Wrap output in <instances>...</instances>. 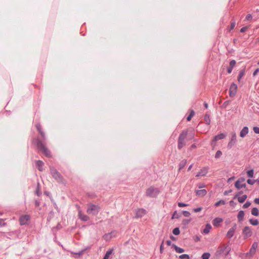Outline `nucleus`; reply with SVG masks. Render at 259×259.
Wrapping results in <instances>:
<instances>
[{"label":"nucleus","instance_id":"49","mask_svg":"<svg viewBox=\"0 0 259 259\" xmlns=\"http://www.w3.org/2000/svg\"><path fill=\"white\" fill-rule=\"evenodd\" d=\"M6 225V223L4 222V220L0 219V227H4Z\"/></svg>","mask_w":259,"mask_h":259},{"label":"nucleus","instance_id":"13","mask_svg":"<svg viewBox=\"0 0 259 259\" xmlns=\"http://www.w3.org/2000/svg\"><path fill=\"white\" fill-rule=\"evenodd\" d=\"M237 85L235 83H232L229 89V96L231 97L235 96L237 93Z\"/></svg>","mask_w":259,"mask_h":259},{"label":"nucleus","instance_id":"62","mask_svg":"<svg viewBox=\"0 0 259 259\" xmlns=\"http://www.w3.org/2000/svg\"><path fill=\"white\" fill-rule=\"evenodd\" d=\"M259 71V68H257L253 72V76H255Z\"/></svg>","mask_w":259,"mask_h":259},{"label":"nucleus","instance_id":"8","mask_svg":"<svg viewBox=\"0 0 259 259\" xmlns=\"http://www.w3.org/2000/svg\"><path fill=\"white\" fill-rule=\"evenodd\" d=\"M100 210V207L98 205L89 204L88 205L87 212L94 215H97Z\"/></svg>","mask_w":259,"mask_h":259},{"label":"nucleus","instance_id":"33","mask_svg":"<svg viewBox=\"0 0 259 259\" xmlns=\"http://www.w3.org/2000/svg\"><path fill=\"white\" fill-rule=\"evenodd\" d=\"M251 214L254 216L258 215V210L256 207H253L251 210Z\"/></svg>","mask_w":259,"mask_h":259},{"label":"nucleus","instance_id":"9","mask_svg":"<svg viewBox=\"0 0 259 259\" xmlns=\"http://www.w3.org/2000/svg\"><path fill=\"white\" fill-rule=\"evenodd\" d=\"M159 192L160 191L158 188L151 186L147 189L146 192V195L150 197H156L158 195Z\"/></svg>","mask_w":259,"mask_h":259},{"label":"nucleus","instance_id":"10","mask_svg":"<svg viewBox=\"0 0 259 259\" xmlns=\"http://www.w3.org/2000/svg\"><path fill=\"white\" fill-rule=\"evenodd\" d=\"M188 134L187 131H183L180 135L178 138V148L181 149L185 145L184 140L186 138Z\"/></svg>","mask_w":259,"mask_h":259},{"label":"nucleus","instance_id":"28","mask_svg":"<svg viewBox=\"0 0 259 259\" xmlns=\"http://www.w3.org/2000/svg\"><path fill=\"white\" fill-rule=\"evenodd\" d=\"M172 248L175 249L176 251L178 253H183L184 252V249L178 247L176 244H172Z\"/></svg>","mask_w":259,"mask_h":259},{"label":"nucleus","instance_id":"45","mask_svg":"<svg viewBox=\"0 0 259 259\" xmlns=\"http://www.w3.org/2000/svg\"><path fill=\"white\" fill-rule=\"evenodd\" d=\"M222 154V152L220 150H218L215 155V158H219Z\"/></svg>","mask_w":259,"mask_h":259},{"label":"nucleus","instance_id":"35","mask_svg":"<svg viewBox=\"0 0 259 259\" xmlns=\"http://www.w3.org/2000/svg\"><path fill=\"white\" fill-rule=\"evenodd\" d=\"M204 120L206 122V123L209 125L210 123V119L209 117V114H205L204 116Z\"/></svg>","mask_w":259,"mask_h":259},{"label":"nucleus","instance_id":"54","mask_svg":"<svg viewBox=\"0 0 259 259\" xmlns=\"http://www.w3.org/2000/svg\"><path fill=\"white\" fill-rule=\"evenodd\" d=\"M253 130L255 133L259 134V127L254 126L253 128Z\"/></svg>","mask_w":259,"mask_h":259},{"label":"nucleus","instance_id":"42","mask_svg":"<svg viewBox=\"0 0 259 259\" xmlns=\"http://www.w3.org/2000/svg\"><path fill=\"white\" fill-rule=\"evenodd\" d=\"M180 217V214H179V213H177V211H175L172 215V217H171V219H174L175 218L176 219H178Z\"/></svg>","mask_w":259,"mask_h":259},{"label":"nucleus","instance_id":"21","mask_svg":"<svg viewBox=\"0 0 259 259\" xmlns=\"http://www.w3.org/2000/svg\"><path fill=\"white\" fill-rule=\"evenodd\" d=\"M223 221V220L221 218H216L213 221L212 224L214 227H218L220 226V224Z\"/></svg>","mask_w":259,"mask_h":259},{"label":"nucleus","instance_id":"23","mask_svg":"<svg viewBox=\"0 0 259 259\" xmlns=\"http://www.w3.org/2000/svg\"><path fill=\"white\" fill-rule=\"evenodd\" d=\"M248 133V128L244 126L240 133V136L242 138L244 137Z\"/></svg>","mask_w":259,"mask_h":259},{"label":"nucleus","instance_id":"1","mask_svg":"<svg viewBox=\"0 0 259 259\" xmlns=\"http://www.w3.org/2000/svg\"><path fill=\"white\" fill-rule=\"evenodd\" d=\"M36 128L38 132L40 134L42 140L36 138L35 140V144L37 148V149L42 152V153L45 155L46 157L50 158L52 157V154L50 151L46 146V137L44 132L42 131L41 127V125L40 123H37L35 125Z\"/></svg>","mask_w":259,"mask_h":259},{"label":"nucleus","instance_id":"63","mask_svg":"<svg viewBox=\"0 0 259 259\" xmlns=\"http://www.w3.org/2000/svg\"><path fill=\"white\" fill-rule=\"evenodd\" d=\"M35 205L37 207L39 206L40 205V202L38 200H35Z\"/></svg>","mask_w":259,"mask_h":259},{"label":"nucleus","instance_id":"46","mask_svg":"<svg viewBox=\"0 0 259 259\" xmlns=\"http://www.w3.org/2000/svg\"><path fill=\"white\" fill-rule=\"evenodd\" d=\"M252 19V16L251 14H248V15H247L245 19V21H251Z\"/></svg>","mask_w":259,"mask_h":259},{"label":"nucleus","instance_id":"47","mask_svg":"<svg viewBox=\"0 0 259 259\" xmlns=\"http://www.w3.org/2000/svg\"><path fill=\"white\" fill-rule=\"evenodd\" d=\"M183 215L186 217H189L190 215V213L189 211L187 210H184L183 211Z\"/></svg>","mask_w":259,"mask_h":259},{"label":"nucleus","instance_id":"14","mask_svg":"<svg viewBox=\"0 0 259 259\" xmlns=\"http://www.w3.org/2000/svg\"><path fill=\"white\" fill-rule=\"evenodd\" d=\"M245 181V179L243 177L240 178L235 183V187L239 190L241 188H245L246 187V185L245 183L242 184V186H240V183L243 182Z\"/></svg>","mask_w":259,"mask_h":259},{"label":"nucleus","instance_id":"37","mask_svg":"<svg viewBox=\"0 0 259 259\" xmlns=\"http://www.w3.org/2000/svg\"><path fill=\"white\" fill-rule=\"evenodd\" d=\"M210 254L208 252L204 253L201 256L202 259H209Z\"/></svg>","mask_w":259,"mask_h":259},{"label":"nucleus","instance_id":"52","mask_svg":"<svg viewBox=\"0 0 259 259\" xmlns=\"http://www.w3.org/2000/svg\"><path fill=\"white\" fill-rule=\"evenodd\" d=\"M178 205L180 207H185V206H188V204H186V203H183V202H179L178 204Z\"/></svg>","mask_w":259,"mask_h":259},{"label":"nucleus","instance_id":"5","mask_svg":"<svg viewBox=\"0 0 259 259\" xmlns=\"http://www.w3.org/2000/svg\"><path fill=\"white\" fill-rule=\"evenodd\" d=\"M36 128L38 132L40 134L42 140L36 138L35 140V144L37 148V149L42 152V153L45 155L46 157L50 158L52 157V154L50 151L46 146V137L44 132L42 131L41 127V125L40 123H37L35 125Z\"/></svg>","mask_w":259,"mask_h":259},{"label":"nucleus","instance_id":"31","mask_svg":"<svg viewBox=\"0 0 259 259\" xmlns=\"http://www.w3.org/2000/svg\"><path fill=\"white\" fill-rule=\"evenodd\" d=\"M247 197V196L246 195H243L242 196L238 197L237 198L238 201L240 203H242L244 202L245 201V200L246 199Z\"/></svg>","mask_w":259,"mask_h":259},{"label":"nucleus","instance_id":"16","mask_svg":"<svg viewBox=\"0 0 259 259\" xmlns=\"http://www.w3.org/2000/svg\"><path fill=\"white\" fill-rule=\"evenodd\" d=\"M146 213V210L144 208H138L136 210V218H142Z\"/></svg>","mask_w":259,"mask_h":259},{"label":"nucleus","instance_id":"11","mask_svg":"<svg viewBox=\"0 0 259 259\" xmlns=\"http://www.w3.org/2000/svg\"><path fill=\"white\" fill-rule=\"evenodd\" d=\"M242 234L244 238L246 239L252 236V232L249 227L245 226L242 230Z\"/></svg>","mask_w":259,"mask_h":259},{"label":"nucleus","instance_id":"43","mask_svg":"<svg viewBox=\"0 0 259 259\" xmlns=\"http://www.w3.org/2000/svg\"><path fill=\"white\" fill-rule=\"evenodd\" d=\"M179 258L180 259H189L190 257H189V255H188L187 254H183L180 255L179 256Z\"/></svg>","mask_w":259,"mask_h":259},{"label":"nucleus","instance_id":"36","mask_svg":"<svg viewBox=\"0 0 259 259\" xmlns=\"http://www.w3.org/2000/svg\"><path fill=\"white\" fill-rule=\"evenodd\" d=\"M90 247H87V248L81 250V251H80L78 253H75V254L78 255V256H80V255H82L84 253L85 250H90Z\"/></svg>","mask_w":259,"mask_h":259},{"label":"nucleus","instance_id":"59","mask_svg":"<svg viewBox=\"0 0 259 259\" xmlns=\"http://www.w3.org/2000/svg\"><path fill=\"white\" fill-rule=\"evenodd\" d=\"M194 114H189V116L187 118L188 121H190L191 118L193 117Z\"/></svg>","mask_w":259,"mask_h":259},{"label":"nucleus","instance_id":"22","mask_svg":"<svg viewBox=\"0 0 259 259\" xmlns=\"http://www.w3.org/2000/svg\"><path fill=\"white\" fill-rule=\"evenodd\" d=\"M207 194V191L205 189H202L196 191V195L199 197H203Z\"/></svg>","mask_w":259,"mask_h":259},{"label":"nucleus","instance_id":"29","mask_svg":"<svg viewBox=\"0 0 259 259\" xmlns=\"http://www.w3.org/2000/svg\"><path fill=\"white\" fill-rule=\"evenodd\" d=\"M244 212L243 210H240L239 211L237 215V218L239 222H242L244 219Z\"/></svg>","mask_w":259,"mask_h":259},{"label":"nucleus","instance_id":"7","mask_svg":"<svg viewBox=\"0 0 259 259\" xmlns=\"http://www.w3.org/2000/svg\"><path fill=\"white\" fill-rule=\"evenodd\" d=\"M50 169L51 174L54 179H55L59 183H64L63 177L56 168L52 166H50Z\"/></svg>","mask_w":259,"mask_h":259},{"label":"nucleus","instance_id":"53","mask_svg":"<svg viewBox=\"0 0 259 259\" xmlns=\"http://www.w3.org/2000/svg\"><path fill=\"white\" fill-rule=\"evenodd\" d=\"M163 243H164V240L162 241L160 246V253H162L163 252Z\"/></svg>","mask_w":259,"mask_h":259},{"label":"nucleus","instance_id":"40","mask_svg":"<svg viewBox=\"0 0 259 259\" xmlns=\"http://www.w3.org/2000/svg\"><path fill=\"white\" fill-rule=\"evenodd\" d=\"M172 233L174 235H178L180 234V229L178 227H177V228H175L173 231H172Z\"/></svg>","mask_w":259,"mask_h":259},{"label":"nucleus","instance_id":"32","mask_svg":"<svg viewBox=\"0 0 259 259\" xmlns=\"http://www.w3.org/2000/svg\"><path fill=\"white\" fill-rule=\"evenodd\" d=\"M191 220H192L191 219H185V220H183L182 224L184 226L185 228H186L187 227V226L190 223Z\"/></svg>","mask_w":259,"mask_h":259},{"label":"nucleus","instance_id":"24","mask_svg":"<svg viewBox=\"0 0 259 259\" xmlns=\"http://www.w3.org/2000/svg\"><path fill=\"white\" fill-rule=\"evenodd\" d=\"M35 162H36V165L38 169L40 171H42L43 170L42 166L44 164V163L43 162V161L41 160H36Z\"/></svg>","mask_w":259,"mask_h":259},{"label":"nucleus","instance_id":"55","mask_svg":"<svg viewBox=\"0 0 259 259\" xmlns=\"http://www.w3.org/2000/svg\"><path fill=\"white\" fill-rule=\"evenodd\" d=\"M202 209V208L201 207L196 208L193 209V211L195 212H198L200 211Z\"/></svg>","mask_w":259,"mask_h":259},{"label":"nucleus","instance_id":"26","mask_svg":"<svg viewBox=\"0 0 259 259\" xmlns=\"http://www.w3.org/2000/svg\"><path fill=\"white\" fill-rule=\"evenodd\" d=\"M236 61L234 60H232L230 62V66H229V67L228 68V69L227 70V71H228V73L230 74V73H231L232 72L233 68L235 66V65L236 64Z\"/></svg>","mask_w":259,"mask_h":259},{"label":"nucleus","instance_id":"39","mask_svg":"<svg viewBox=\"0 0 259 259\" xmlns=\"http://www.w3.org/2000/svg\"><path fill=\"white\" fill-rule=\"evenodd\" d=\"M224 204H225V201L223 200H220V201L217 202L214 204V206L216 207H218V206H220V205H224Z\"/></svg>","mask_w":259,"mask_h":259},{"label":"nucleus","instance_id":"6","mask_svg":"<svg viewBox=\"0 0 259 259\" xmlns=\"http://www.w3.org/2000/svg\"><path fill=\"white\" fill-rule=\"evenodd\" d=\"M36 128L38 132L40 134L42 140L36 138L35 140V144L37 148V149L42 152V153L45 155L46 157L50 158L52 157V154L50 151L46 146V137L44 132L42 131L41 127V125L40 123H37L35 125Z\"/></svg>","mask_w":259,"mask_h":259},{"label":"nucleus","instance_id":"48","mask_svg":"<svg viewBox=\"0 0 259 259\" xmlns=\"http://www.w3.org/2000/svg\"><path fill=\"white\" fill-rule=\"evenodd\" d=\"M251 205V202L249 201H247L243 205V208H248Z\"/></svg>","mask_w":259,"mask_h":259},{"label":"nucleus","instance_id":"56","mask_svg":"<svg viewBox=\"0 0 259 259\" xmlns=\"http://www.w3.org/2000/svg\"><path fill=\"white\" fill-rule=\"evenodd\" d=\"M248 27H247V26L243 27L240 29V32H242V33L244 32L248 29Z\"/></svg>","mask_w":259,"mask_h":259},{"label":"nucleus","instance_id":"64","mask_svg":"<svg viewBox=\"0 0 259 259\" xmlns=\"http://www.w3.org/2000/svg\"><path fill=\"white\" fill-rule=\"evenodd\" d=\"M254 202L255 203L259 204V198H255V199L254 200Z\"/></svg>","mask_w":259,"mask_h":259},{"label":"nucleus","instance_id":"27","mask_svg":"<svg viewBox=\"0 0 259 259\" xmlns=\"http://www.w3.org/2000/svg\"><path fill=\"white\" fill-rule=\"evenodd\" d=\"M78 217L80 220L84 222L88 221L90 219L88 215L83 214L80 211L78 213Z\"/></svg>","mask_w":259,"mask_h":259},{"label":"nucleus","instance_id":"25","mask_svg":"<svg viewBox=\"0 0 259 259\" xmlns=\"http://www.w3.org/2000/svg\"><path fill=\"white\" fill-rule=\"evenodd\" d=\"M212 227L210 224H206L205 229L202 231V233L204 234H207L209 233L210 230L211 229Z\"/></svg>","mask_w":259,"mask_h":259},{"label":"nucleus","instance_id":"50","mask_svg":"<svg viewBox=\"0 0 259 259\" xmlns=\"http://www.w3.org/2000/svg\"><path fill=\"white\" fill-rule=\"evenodd\" d=\"M257 180H252L251 179H248L247 182L249 185H253Z\"/></svg>","mask_w":259,"mask_h":259},{"label":"nucleus","instance_id":"30","mask_svg":"<svg viewBox=\"0 0 259 259\" xmlns=\"http://www.w3.org/2000/svg\"><path fill=\"white\" fill-rule=\"evenodd\" d=\"M187 163V160L183 159L179 163V171H180L182 169H183Z\"/></svg>","mask_w":259,"mask_h":259},{"label":"nucleus","instance_id":"38","mask_svg":"<svg viewBox=\"0 0 259 259\" xmlns=\"http://www.w3.org/2000/svg\"><path fill=\"white\" fill-rule=\"evenodd\" d=\"M244 73H245V70H242L240 71L239 75H238V81H240V79H241V78L244 76Z\"/></svg>","mask_w":259,"mask_h":259},{"label":"nucleus","instance_id":"18","mask_svg":"<svg viewBox=\"0 0 259 259\" xmlns=\"http://www.w3.org/2000/svg\"><path fill=\"white\" fill-rule=\"evenodd\" d=\"M208 170V167H204L197 173L196 177H199L200 176H205L207 174Z\"/></svg>","mask_w":259,"mask_h":259},{"label":"nucleus","instance_id":"51","mask_svg":"<svg viewBox=\"0 0 259 259\" xmlns=\"http://www.w3.org/2000/svg\"><path fill=\"white\" fill-rule=\"evenodd\" d=\"M243 194V191H240L239 192H238L236 194V195L234 196L233 199H235L236 198H237V197H239L240 195H241V194Z\"/></svg>","mask_w":259,"mask_h":259},{"label":"nucleus","instance_id":"57","mask_svg":"<svg viewBox=\"0 0 259 259\" xmlns=\"http://www.w3.org/2000/svg\"><path fill=\"white\" fill-rule=\"evenodd\" d=\"M235 26V22H232L231 24V25H230V30H232L234 28Z\"/></svg>","mask_w":259,"mask_h":259},{"label":"nucleus","instance_id":"58","mask_svg":"<svg viewBox=\"0 0 259 259\" xmlns=\"http://www.w3.org/2000/svg\"><path fill=\"white\" fill-rule=\"evenodd\" d=\"M54 215V212L53 211L50 212L49 217L48 218V220L49 221Z\"/></svg>","mask_w":259,"mask_h":259},{"label":"nucleus","instance_id":"15","mask_svg":"<svg viewBox=\"0 0 259 259\" xmlns=\"http://www.w3.org/2000/svg\"><path fill=\"white\" fill-rule=\"evenodd\" d=\"M237 228V225L236 224H234L233 226L231 228H230L229 231H228L226 237L228 238H231L234 235V233L236 230Z\"/></svg>","mask_w":259,"mask_h":259},{"label":"nucleus","instance_id":"20","mask_svg":"<svg viewBox=\"0 0 259 259\" xmlns=\"http://www.w3.org/2000/svg\"><path fill=\"white\" fill-rule=\"evenodd\" d=\"M236 134L234 133L231 137L230 141L229 142L228 146L229 148H231L236 143Z\"/></svg>","mask_w":259,"mask_h":259},{"label":"nucleus","instance_id":"44","mask_svg":"<svg viewBox=\"0 0 259 259\" xmlns=\"http://www.w3.org/2000/svg\"><path fill=\"white\" fill-rule=\"evenodd\" d=\"M36 194L38 196H40L41 194V192L40 191V189H39V183H38V184H37V189L36 190Z\"/></svg>","mask_w":259,"mask_h":259},{"label":"nucleus","instance_id":"61","mask_svg":"<svg viewBox=\"0 0 259 259\" xmlns=\"http://www.w3.org/2000/svg\"><path fill=\"white\" fill-rule=\"evenodd\" d=\"M232 190H231V189H230V190H229L225 191L224 192V194L225 195H228L229 193H230L232 192Z\"/></svg>","mask_w":259,"mask_h":259},{"label":"nucleus","instance_id":"3","mask_svg":"<svg viewBox=\"0 0 259 259\" xmlns=\"http://www.w3.org/2000/svg\"><path fill=\"white\" fill-rule=\"evenodd\" d=\"M36 128L38 132L40 134L42 140L36 138L35 140V144L37 148V149L42 152V153L45 155L46 157L50 158L52 157V154L50 151L46 146V137L44 132L42 131L41 127V125L40 123H37L35 125Z\"/></svg>","mask_w":259,"mask_h":259},{"label":"nucleus","instance_id":"4","mask_svg":"<svg viewBox=\"0 0 259 259\" xmlns=\"http://www.w3.org/2000/svg\"><path fill=\"white\" fill-rule=\"evenodd\" d=\"M36 128L38 132L40 134L42 140L36 138L35 140V144L37 148V149L42 152V153L45 155L46 157L50 158L52 157V154L50 151L46 146V137L44 132L42 131L41 127V125L40 123H37L35 125Z\"/></svg>","mask_w":259,"mask_h":259},{"label":"nucleus","instance_id":"34","mask_svg":"<svg viewBox=\"0 0 259 259\" xmlns=\"http://www.w3.org/2000/svg\"><path fill=\"white\" fill-rule=\"evenodd\" d=\"M249 222L251 225H252L253 226H256L258 224V221L256 219H250Z\"/></svg>","mask_w":259,"mask_h":259},{"label":"nucleus","instance_id":"17","mask_svg":"<svg viewBox=\"0 0 259 259\" xmlns=\"http://www.w3.org/2000/svg\"><path fill=\"white\" fill-rule=\"evenodd\" d=\"M30 217L28 215H24L20 217L19 222L21 225H24L27 223V222L29 220Z\"/></svg>","mask_w":259,"mask_h":259},{"label":"nucleus","instance_id":"41","mask_svg":"<svg viewBox=\"0 0 259 259\" xmlns=\"http://www.w3.org/2000/svg\"><path fill=\"white\" fill-rule=\"evenodd\" d=\"M254 170L253 169H250L247 171V174L248 177L252 178L253 177Z\"/></svg>","mask_w":259,"mask_h":259},{"label":"nucleus","instance_id":"60","mask_svg":"<svg viewBox=\"0 0 259 259\" xmlns=\"http://www.w3.org/2000/svg\"><path fill=\"white\" fill-rule=\"evenodd\" d=\"M230 205L234 207L236 205V204L233 200H231L230 201Z\"/></svg>","mask_w":259,"mask_h":259},{"label":"nucleus","instance_id":"19","mask_svg":"<svg viewBox=\"0 0 259 259\" xmlns=\"http://www.w3.org/2000/svg\"><path fill=\"white\" fill-rule=\"evenodd\" d=\"M225 137H226V135L223 133L220 134H218V135L215 136L214 137L213 139L212 140V141H211L212 144L213 142H215L218 140L224 139L225 138Z\"/></svg>","mask_w":259,"mask_h":259},{"label":"nucleus","instance_id":"2","mask_svg":"<svg viewBox=\"0 0 259 259\" xmlns=\"http://www.w3.org/2000/svg\"><path fill=\"white\" fill-rule=\"evenodd\" d=\"M36 128L38 132L40 134L42 140L36 138L35 140V144L37 148V149L42 152V153L45 155L46 157L50 158L52 157V154L50 151L46 146V137L44 132L42 131L41 127V125L40 123H37L35 125Z\"/></svg>","mask_w":259,"mask_h":259},{"label":"nucleus","instance_id":"12","mask_svg":"<svg viewBox=\"0 0 259 259\" xmlns=\"http://www.w3.org/2000/svg\"><path fill=\"white\" fill-rule=\"evenodd\" d=\"M258 246V243L254 242L253 243L249 251L246 253V255L249 256H252L256 252V249Z\"/></svg>","mask_w":259,"mask_h":259}]
</instances>
